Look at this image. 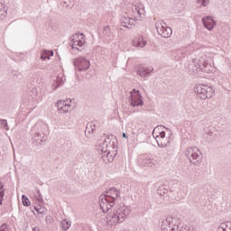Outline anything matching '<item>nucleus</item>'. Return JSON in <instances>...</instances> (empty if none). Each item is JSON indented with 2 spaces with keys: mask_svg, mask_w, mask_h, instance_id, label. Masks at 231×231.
<instances>
[{
  "mask_svg": "<svg viewBox=\"0 0 231 231\" xmlns=\"http://www.w3.org/2000/svg\"><path fill=\"white\" fill-rule=\"evenodd\" d=\"M32 134V143L35 147H39V145H42L48 137L46 136V133H48V125L44 124L42 121L37 122L32 129L31 130Z\"/></svg>",
  "mask_w": 231,
  "mask_h": 231,
  "instance_id": "nucleus-1",
  "label": "nucleus"
},
{
  "mask_svg": "<svg viewBox=\"0 0 231 231\" xmlns=\"http://www.w3.org/2000/svg\"><path fill=\"white\" fill-rule=\"evenodd\" d=\"M96 151L100 154L104 163L114 162L116 152L107 151V139H99L96 144Z\"/></svg>",
  "mask_w": 231,
  "mask_h": 231,
  "instance_id": "nucleus-2",
  "label": "nucleus"
},
{
  "mask_svg": "<svg viewBox=\"0 0 231 231\" xmlns=\"http://www.w3.org/2000/svg\"><path fill=\"white\" fill-rule=\"evenodd\" d=\"M162 231H189V227L187 226L180 227V218L176 217H167L164 219L161 226Z\"/></svg>",
  "mask_w": 231,
  "mask_h": 231,
  "instance_id": "nucleus-3",
  "label": "nucleus"
},
{
  "mask_svg": "<svg viewBox=\"0 0 231 231\" xmlns=\"http://www.w3.org/2000/svg\"><path fill=\"white\" fill-rule=\"evenodd\" d=\"M194 91L198 98L207 100V98H212L214 97L216 89L213 87H208V85L199 84L194 88Z\"/></svg>",
  "mask_w": 231,
  "mask_h": 231,
  "instance_id": "nucleus-4",
  "label": "nucleus"
},
{
  "mask_svg": "<svg viewBox=\"0 0 231 231\" xmlns=\"http://www.w3.org/2000/svg\"><path fill=\"white\" fill-rule=\"evenodd\" d=\"M186 157L193 165H199L202 162L201 151L198 147H189L186 151Z\"/></svg>",
  "mask_w": 231,
  "mask_h": 231,
  "instance_id": "nucleus-5",
  "label": "nucleus"
},
{
  "mask_svg": "<svg viewBox=\"0 0 231 231\" xmlns=\"http://www.w3.org/2000/svg\"><path fill=\"white\" fill-rule=\"evenodd\" d=\"M85 35L84 33H76L73 34L70 37V44L73 48V50H78V51H82V50H80L79 48H82V46H84V44L86 43V39H85Z\"/></svg>",
  "mask_w": 231,
  "mask_h": 231,
  "instance_id": "nucleus-6",
  "label": "nucleus"
},
{
  "mask_svg": "<svg viewBox=\"0 0 231 231\" xmlns=\"http://www.w3.org/2000/svg\"><path fill=\"white\" fill-rule=\"evenodd\" d=\"M155 28L157 30V32L161 37H163L164 39H169L171 35H172V29L169 26H167V23L163 21H160L156 23Z\"/></svg>",
  "mask_w": 231,
  "mask_h": 231,
  "instance_id": "nucleus-7",
  "label": "nucleus"
},
{
  "mask_svg": "<svg viewBox=\"0 0 231 231\" xmlns=\"http://www.w3.org/2000/svg\"><path fill=\"white\" fill-rule=\"evenodd\" d=\"M129 102L132 107H138L140 106H143V99L142 98L140 90H136L134 88L133 91L130 92Z\"/></svg>",
  "mask_w": 231,
  "mask_h": 231,
  "instance_id": "nucleus-8",
  "label": "nucleus"
},
{
  "mask_svg": "<svg viewBox=\"0 0 231 231\" xmlns=\"http://www.w3.org/2000/svg\"><path fill=\"white\" fill-rule=\"evenodd\" d=\"M75 69L78 71H88L89 69V66H91V63L89 62V60L84 58V57H79L73 61Z\"/></svg>",
  "mask_w": 231,
  "mask_h": 231,
  "instance_id": "nucleus-9",
  "label": "nucleus"
},
{
  "mask_svg": "<svg viewBox=\"0 0 231 231\" xmlns=\"http://www.w3.org/2000/svg\"><path fill=\"white\" fill-rule=\"evenodd\" d=\"M116 214L117 223H124V221H125V217L129 216V208H127L125 204H120L119 208L116 210Z\"/></svg>",
  "mask_w": 231,
  "mask_h": 231,
  "instance_id": "nucleus-10",
  "label": "nucleus"
},
{
  "mask_svg": "<svg viewBox=\"0 0 231 231\" xmlns=\"http://www.w3.org/2000/svg\"><path fill=\"white\" fill-rule=\"evenodd\" d=\"M132 11L134 17H135L137 21H142V19L145 17V10H143V7L141 5H133Z\"/></svg>",
  "mask_w": 231,
  "mask_h": 231,
  "instance_id": "nucleus-11",
  "label": "nucleus"
},
{
  "mask_svg": "<svg viewBox=\"0 0 231 231\" xmlns=\"http://www.w3.org/2000/svg\"><path fill=\"white\" fill-rule=\"evenodd\" d=\"M99 125L100 124L97 121L88 123L85 130V136H87V138H91L93 133H95L96 129H98Z\"/></svg>",
  "mask_w": 231,
  "mask_h": 231,
  "instance_id": "nucleus-12",
  "label": "nucleus"
},
{
  "mask_svg": "<svg viewBox=\"0 0 231 231\" xmlns=\"http://www.w3.org/2000/svg\"><path fill=\"white\" fill-rule=\"evenodd\" d=\"M137 162L141 167H153L154 162H152V159L149 157L147 154L140 155L137 159Z\"/></svg>",
  "mask_w": 231,
  "mask_h": 231,
  "instance_id": "nucleus-13",
  "label": "nucleus"
},
{
  "mask_svg": "<svg viewBox=\"0 0 231 231\" xmlns=\"http://www.w3.org/2000/svg\"><path fill=\"white\" fill-rule=\"evenodd\" d=\"M119 22L121 26L124 28H128V30L133 29V26H134V20L127 16V14L121 16Z\"/></svg>",
  "mask_w": 231,
  "mask_h": 231,
  "instance_id": "nucleus-14",
  "label": "nucleus"
},
{
  "mask_svg": "<svg viewBox=\"0 0 231 231\" xmlns=\"http://www.w3.org/2000/svg\"><path fill=\"white\" fill-rule=\"evenodd\" d=\"M107 205H109L108 195L107 196L101 195L99 197V207L102 212H104V214H106V212H109V207Z\"/></svg>",
  "mask_w": 231,
  "mask_h": 231,
  "instance_id": "nucleus-15",
  "label": "nucleus"
},
{
  "mask_svg": "<svg viewBox=\"0 0 231 231\" xmlns=\"http://www.w3.org/2000/svg\"><path fill=\"white\" fill-rule=\"evenodd\" d=\"M202 23L204 25V28H207V30H214V26H216V21H214V18L212 16H205L202 18Z\"/></svg>",
  "mask_w": 231,
  "mask_h": 231,
  "instance_id": "nucleus-16",
  "label": "nucleus"
},
{
  "mask_svg": "<svg viewBox=\"0 0 231 231\" xmlns=\"http://www.w3.org/2000/svg\"><path fill=\"white\" fill-rule=\"evenodd\" d=\"M153 69H149L145 67H139L137 69V75L141 77V79H145L147 77H150L151 73H152Z\"/></svg>",
  "mask_w": 231,
  "mask_h": 231,
  "instance_id": "nucleus-17",
  "label": "nucleus"
},
{
  "mask_svg": "<svg viewBox=\"0 0 231 231\" xmlns=\"http://www.w3.org/2000/svg\"><path fill=\"white\" fill-rule=\"evenodd\" d=\"M172 192H174V190H169L165 186H160L157 189V194H159V196H168V198H172Z\"/></svg>",
  "mask_w": 231,
  "mask_h": 231,
  "instance_id": "nucleus-18",
  "label": "nucleus"
},
{
  "mask_svg": "<svg viewBox=\"0 0 231 231\" xmlns=\"http://www.w3.org/2000/svg\"><path fill=\"white\" fill-rule=\"evenodd\" d=\"M133 44L136 48H144L147 45V41L143 39V36H139L134 39Z\"/></svg>",
  "mask_w": 231,
  "mask_h": 231,
  "instance_id": "nucleus-19",
  "label": "nucleus"
},
{
  "mask_svg": "<svg viewBox=\"0 0 231 231\" xmlns=\"http://www.w3.org/2000/svg\"><path fill=\"white\" fill-rule=\"evenodd\" d=\"M199 66L200 71H202L203 73H210L214 69V68L212 67V65H210L208 60L203 61L202 65Z\"/></svg>",
  "mask_w": 231,
  "mask_h": 231,
  "instance_id": "nucleus-20",
  "label": "nucleus"
},
{
  "mask_svg": "<svg viewBox=\"0 0 231 231\" xmlns=\"http://www.w3.org/2000/svg\"><path fill=\"white\" fill-rule=\"evenodd\" d=\"M53 55H54L53 51L43 50L41 54V59L42 60H50V59H51Z\"/></svg>",
  "mask_w": 231,
  "mask_h": 231,
  "instance_id": "nucleus-21",
  "label": "nucleus"
},
{
  "mask_svg": "<svg viewBox=\"0 0 231 231\" xmlns=\"http://www.w3.org/2000/svg\"><path fill=\"white\" fill-rule=\"evenodd\" d=\"M158 146L164 148L167 147L169 145V143H171V137H167L166 139H156Z\"/></svg>",
  "mask_w": 231,
  "mask_h": 231,
  "instance_id": "nucleus-22",
  "label": "nucleus"
},
{
  "mask_svg": "<svg viewBox=\"0 0 231 231\" xmlns=\"http://www.w3.org/2000/svg\"><path fill=\"white\" fill-rule=\"evenodd\" d=\"M217 231H231V221L220 224Z\"/></svg>",
  "mask_w": 231,
  "mask_h": 231,
  "instance_id": "nucleus-23",
  "label": "nucleus"
},
{
  "mask_svg": "<svg viewBox=\"0 0 231 231\" xmlns=\"http://www.w3.org/2000/svg\"><path fill=\"white\" fill-rule=\"evenodd\" d=\"M62 84H64V81L61 79V78H57L56 80L52 81V84H51L52 91H55V89L60 88Z\"/></svg>",
  "mask_w": 231,
  "mask_h": 231,
  "instance_id": "nucleus-24",
  "label": "nucleus"
},
{
  "mask_svg": "<svg viewBox=\"0 0 231 231\" xmlns=\"http://www.w3.org/2000/svg\"><path fill=\"white\" fill-rule=\"evenodd\" d=\"M61 6L64 8H69V6H73V2L75 0H60Z\"/></svg>",
  "mask_w": 231,
  "mask_h": 231,
  "instance_id": "nucleus-25",
  "label": "nucleus"
},
{
  "mask_svg": "<svg viewBox=\"0 0 231 231\" xmlns=\"http://www.w3.org/2000/svg\"><path fill=\"white\" fill-rule=\"evenodd\" d=\"M5 198V184L0 181V205H3V199Z\"/></svg>",
  "mask_w": 231,
  "mask_h": 231,
  "instance_id": "nucleus-26",
  "label": "nucleus"
},
{
  "mask_svg": "<svg viewBox=\"0 0 231 231\" xmlns=\"http://www.w3.org/2000/svg\"><path fill=\"white\" fill-rule=\"evenodd\" d=\"M162 129H166L167 131H169V128H166V127L163 126V125H157V126L153 129V131H152V135H153V136H156V134H158V133H162V131H163V130H162Z\"/></svg>",
  "mask_w": 231,
  "mask_h": 231,
  "instance_id": "nucleus-27",
  "label": "nucleus"
},
{
  "mask_svg": "<svg viewBox=\"0 0 231 231\" xmlns=\"http://www.w3.org/2000/svg\"><path fill=\"white\" fill-rule=\"evenodd\" d=\"M115 201H116V199H115V197L108 195V204L107 207L110 210V208H113V207H115Z\"/></svg>",
  "mask_w": 231,
  "mask_h": 231,
  "instance_id": "nucleus-28",
  "label": "nucleus"
},
{
  "mask_svg": "<svg viewBox=\"0 0 231 231\" xmlns=\"http://www.w3.org/2000/svg\"><path fill=\"white\" fill-rule=\"evenodd\" d=\"M22 203L23 207H30V205H32V202H30V199H28V197H26L25 195L22 196Z\"/></svg>",
  "mask_w": 231,
  "mask_h": 231,
  "instance_id": "nucleus-29",
  "label": "nucleus"
},
{
  "mask_svg": "<svg viewBox=\"0 0 231 231\" xmlns=\"http://www.w3.org/2000/svg\"><path fill=\"white\" fill-rule=\"evenodd\" d=\"M68 103H66V101H58L57 102V107H58V111H60V113H61L62 109L66 108V105Z\"/></svg>",
  "mask_w": 231,
  "mask_h": 231,
  "instance_id": "nucleus-30",
  "label": "nucleus"
},
{
  "mask_svg": "<svg viewBox=\"0 0 231 231\" xmlns=\"http://www.w3.org/2000/svg\"><path fill=\"white\" fill-rule=\"evenodd\" d=\"M71 226V223L66 219L62 220L61 222V228L62 230H68Z\"/></svg>",
  "mask_w": 231,
  "mask_h": 231,
  "instance_id": "nucleus-31",
  "label": "nucleus"
},
{
  "mask_svg": "<svg viewBox=\"0 0 231 231\" xmlns=\"http://www.w3.org/2000/svg\"><path fill=\"white\" fill-rule=\"evenodd\" d=\"M0 125H2L5 131H9L10 128L8 127V121L6 119H0Z\"/></svg>",
  "mask_w": 231,
  "mask_h": 231,
  "instance_id": "nucleus-32",
  "label": "nucleus"
},
{
  "mask_svg": "<svg viewBox=\"0 0 231 231\" xmlns=\"http://www.w3.org/2000/svg\"><path fill=\"white\" fill-rule=\"evenodd\" d=\"M210 3V0H197V4L200 5L199 8H201V6H208Z\"/></svg>",
  "mask_w": 231,
  "mask_h": 231,
  "instance_id": "nucleus-33",
  "label": "nucleus"
},
{
  "mask_svg": "<svg viewBox=\"0 0 231 231\" xmlns=\"http://www.w3.org/2000/svg\"><path fill=\"white\" fill-rule=\"evenodd\" d=\"M36 199L39 201V203H43L44 199H42V194H41V190L37 189L36 191Z\"/></svg>",
  "mask_w": 231,
  "mask_h": 231,
  "instance_id": "nucleus-34",
  "label": "nucleus"
},
{
  "mask_svg": "<svg viewBox=\"0 0 231 231\" xmlns=\"http://www.w3.org/2000/svg\"><path fill=\"white\" fill-rule=\"evenodd\" d=\"M103 34L106 35V37H111V29H109V26L104 27Z\"/></svg>",
  "mask_w": 231,
  "mask_h": 231,
  "instance_id": "nucleus-35",
  "label": "nucleus"
},
{
  "mask_svg": "<svg viewBox=\"0 0 231 231\" xmlns=\"http://www.w3.org/2000/svg\"><path fill=\"white\" fill-rule=\"evenodd\" d=\"M155 137L158 138V140H163L165 138V131L158 132Z\"/></svg>",
  "mask_w": 231,
  "mask_h": 231,
  "instance_id": "nucleus-36",
  "label": "nucleus"
},
{
  "mask_svg": "<svg viewBox=\"0 0 231 231\" xmlns=\"http://www.w3.org/2000/svg\"><path fill=\"white\" fill-rule=\"evenodd\" d=\"M111 219L108 221V225H114V226H116L115 224V219L116 217V213H113L111 216H110Z\"/></svg>",
  "mask_w": 231,
  "mask_h": 231,
  "instance_id": "nucleus-37",
  "label": "nucleus"
},
{
  "mask_svg": "<svg viewBox=\"0 0 231 231\" xmlns=\"http://www.w3.org/2000/svg\"><path fill=\"white\" fill-rule=\"evenodd\" d=\"M6 17V14H5V9H3V5H0V21H3Z\"/></svg>",
  "mask_w": 231,
  "mask_h": 231,
  "instance_id": "nucleus-38",
  "label": "nucleus"
},
{
  "mask_svg": "<svg viewBox=\"0 0 231 231\" xmlns=\"http://www.w3.org/2000/svg\"><path fill=\"white\" fill-rule=\"evenodd\" d=\"M64 107H65V108H62L61 112H60V113H62L63 115H64L65 113H68V112L69 111V107H71V105H69V104L67 103V104L64 106Z\"/></svg>",
  "mask_w": 231,
  "mask_h": 231,
  "instance_id": "nucleus-39",
  "label": "nucleus"
},
{
  "mask_svg": "<svg viewBox=\"0 0 231 231\" xmlns=\"http://www.w3.org/2000/svg\"><path fill=\"white\" fill-rule=\"evenodd\" d=\"M193 64L195 65V68H199V66H202L203 63H199L197 59L192 60Z\"/></svg>",
  "mask_w": 231,
  "mask_h": 231,
  "instance_id": "nucleus-40",
  "label": "nucleus"
},
{
  "mask_svg": "<svg viewBox=\"0 0 231 231\" xmlns=\"http://www.w3.org/2000/svg\"><path fill=\"white\" fill-rule=\"evenodd\" d=\"M0 231H8V225L7 224H3L0 226Z\"/></svg>",
  "mask_w": 231,
  "mask_h": 231,
  "instance_id": "nucleus-41",
  "label": "nucleus"
},
{
  "mask_svg": "<svg viewBox=\"0 0 231 231\" xmlns=\"http://www.w3.org/2000/svg\"><path fill=\"white\" fill-rule=\"evenodd\" d=\"M171 190H173V192H171L172 197H170V198H171L172 199H177L176 198H178V192L174 189H171Z\"/></svg>",
  "mask_w": 231,
  "mask_h": 231,
  "instance_id": "nucleus-42",
  "label": "nucleus"
},
{
  "mask_svg": "<svg viewBox=\"0 0 231 231\" xmlns=\"http://www.w3.org/2000/svg\"><path fill=\"white\" fill-rule=\"evenodd\" d=\"M44 212H45L44 208H39L38 214L44 215Z\"/></svg>",
  "mask_w": 231,
  "mask_h": 231,
  "instance_id": "nucleus-43",
  "label": "nucleus"
},
{
  "mask_svg": "<svg viewBox=\"0 0 231 231\" xmlns=\"http://www.w3.org/2000/svg\"><path fill=\"white\" fill-rule=\"evenodd\" d=\"M111 192H116V188H111V189L107 191V194H111Z\"/></svg>",
  "mask_w": 231,
  "mask_h": 231,
  "instance_id": "nucleus-44",
  "label": "nucleus"
},
{
  "mask_svg": "<svg viewBox=\"0 0 231 231\" xmlns=\"http://www.w3.org/2000/svg\"><path fill=\"white\" fill-rule=\"evenodd\" d=\"M32 231H41V229L39 228V226H34V227L32 228Z\"/></svg>",
  "mask_w": 231,
  "mask_h": 231,
  "instance_id": "nucleus-45",
  "label": "nucleus"
},
{
  "mask_svg": "<svg viewBox=\"0 0 231 231\" xmlns=\"http://www.w3.org/2000/svg\"><path fill=\"white\" fill-rule=\"evenodd\" d=\"M118 198H120V195H119V191L116 190V199H118Z\"/></svg>",
  "mask_w": 231,
  "mask_h": 231,
  "instance_id": "nucleus-46",
  "label": "nucleus"
},
{
  "mask_svg": "<svg viewBox=\"0 0 231 231\" xmlns=\"http://www.w3.org/2000/svg\"><path fill=\"white\" fill-rule=\"evenodd\" d=\"M123 138H127V135L125 134V133H123Z\"/></svg>",
  "mask_w": 231,
  "mask_h": 231,
  "instance_id": "nucleus-47",
  "label": "nucleus"
},
{
  "mask_svg": "<svg viewBox=\"0 0 231 231\" xmlns=\"http://www.w3.org/2000/svg\"><path fill=\"white\" fill-rule=\"evenodd\" d=\"M111 138H113V135H108L107 140H111Z\"/></svg>",
  "mask_w": 231,
  "mask_h": 231,
  "instance_id": "nucleus-48",
  "label": "nucleus"
},
{
  "mask_svg": "<svg viewBox=\"0 0 231 231\" xmlns=\"http://www.w3.org/2000/svg\"><path fill=\"white\" fill-rule=\"evenodd\" d=\"M34 210H36V212H39V208H34Z\"/></svg>",
  "mask_w": 231,
  "mask_h": 231,
  "instance_id": "nucleus-49",
  "label": "nucleus"
},
{
  "mask_svg": "<svg viewBox=\"0 0 231 231\" xmlns=\"http://www.w3.org/2000/svg\"><path fill=\"white\" fill-rule=\"evenodd\" d=\"M112 147L115 149V142H113Z\"/></svg>",
  "mask_w": 231,
  "mask_h": 231,
  "instance_id": "nucleus-50",
  "label": "nucleus"
},
{
  "mask_svg": "<svg viewBox=\"0 0 231 231\" xmlns=\"http://www.w3.org/2000/svg\"><path fill=\"white\" fill-rule=\"evenodd\" d=\"M46 221H48V217H46Z\"/></svg>",
  "mask_w": 231,
  "mask_h": 231,
  "instance_id": "nucleus-51",
  "label": "nucleus"
}]
</instances>
